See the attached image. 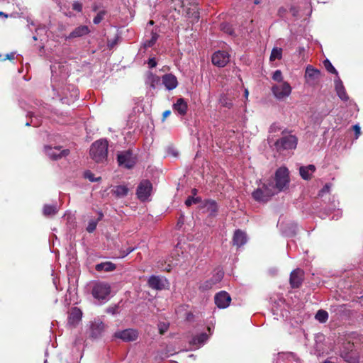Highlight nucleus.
<instances>
[{"label": "nucleus", "instance_id": "393cba45", "mask_svg": "<svg viewBox=\"0 0 363 363\" xmlns=\"http://www.w3.org/2000/svg\"><path fill=\"white\" fill-rule=\"evenodd\" d=\"M116 269V265L111 262H104L97 264L95 266V269L97 272H111Z\"/></svg>", "mask_w": 363, "mask_h": 363}, {"label": "nucleus", "instance_id": "ea45409f", "mask_svg": "<svg viewBox=\"0 0 363 363\" xmlns=\"http://www.w3.org/2000/svg\"><path fill=\"white\" fill-rule=\"evenodd\" d=\"M201 201L200 197H194V196H189L185 201V204L187 206H190L193 203H198Z\"/></svg>", "mask_w": 363, "mask_h": 363}, {"label": "nucleus", "instance_id": "bb28decb", "mask_svg": "<svg viewBox=\"0 0 363 363\" xmlns=\"http://www.w3.org/2000/svg\"><path fill=\"white\" fill-rule=\"evenodd\" d=\"M160 82V78L151 72H147L146 74L145 84L152 89H155L156 85Z\"/></svg>", "mask_w": 363, "mask_h": 363}, {"label": "nucleus", "instance_id": "7ed1b4c3", "mask_svg": "<svg viewBox=\"0 0 363 363\" xmlns=\"http://www.w3.org/2000/svg\"><path fill=\"white\" fill-rule=\"evenodd\" d=\"M298 138L291 134H285L282 132V136L274 143V146L277 152L292 150L296 148Z\"/></svg>", "mask_w": 363, "mask_h": 363}, {"label": "nucleus", "instance_id": "1a4fd4ad", "mask_svg": "<svg viewBox=\"0 0 363 363\" xmlns=\"http://www.w3.org/2000/svg\"><path fill=\"white\" fill-rule=\"evenodd\" d=\"M272 93L277 99H283L291 94V87L286 82H281V84L272 86Z\"/></svg>", "mask_w": 363, "mask_h": 363}, {"label": "nucleus", "instance_id": "4c0bfd02", "mask_svg": "<svg viewBox=\"0 0 363 363\" xmlns=\"http://www.w3.org/2000/svg\"><path fill=\"white\" fill-rule=\"evenodd\" d=\"M332 184L327 183L325 186L319 191L318 196L323 197L325 194H328L330 191Z\"/></svg>", "mask_w": 363, "mask_h": 363}, {"label": "nucleus", "instance_id": "de8ad7c7", "mask_svg": "<svg viewBox=\"0 0 363 363\" xmlns=\"http://www.w3.org/2000/svg\"><path fill=\"white\" fill-rule=\"evenodd\" d=\"M72 9L77 11H81L82 10V4L78 1H75L72 4Z\"/></svg>", "mask_w": 363, "mask_h": 363}, {"label": "nucleus", "instance_id": "5701e85b", "mask_svg": "<svg viewBox=\"0 0 363 363\" xmlns=\"http://www.w3.org/2000/svg\"><path fill=\"white\" fill-rule=\"evenodd\" d=\"M316 168L313 164H308L307 166H302L299 168V173L301 177L304 180L311 179L312 174L315 172Z\"/></svg>", "mask_w": 363, "mask_h": 363}, {"label": "nucleus", "instance_id": "4d7b16f0", "mask_svg": "<svg viewBox=\"0 0 363 363\" xmlns=\"http://www.w3.org/2000/svg\"><path fill=\"white\" fill-rule=\"evenodd\" d=\"M183 222H184V221H183V218H180L179 219V221H178L177 225H179V226H182V225L183 224Z\"/></svg>", "mask_w": 363, "mask_h": 363}, {"label": "nucleus", "instance_id": "dca6fc26", "mask_svg": "<svg viewBox=\"0 0 363 363\" xmlns=\"http://www.w3.org/2000/svg\"><path fill=\"white\" fill-rule=\"evenodd\" d=\"M105 329L104 323L99 320H94L90 326V337L94 339L101 336Z\"/></svg>", "mask_w": 363, "mask_h": 363}, {"label": "nucleus", "instance_id": "e433bc0d", "mask_svg": "<svg viewBox=\"0 0 363 363\" xmlns=\"http://www.w3.org/2000/svg\"><path fill=\"white\" fill-rule=\"evenodd\" d=\"M324 66L327 71H328L330 73H333L338 76V72L336 70V69L333 67V65L331 64L329 60L326 59L323 61Z\"/></svg>", "mask_w": 363, "mask_h": 363}, {"label": "nucleus", "instance_id": "09e8293b", "mask_svg": "<svg viewBox=\"0 0 363 363\" xmlns=\"http://www.w3.org/2000/svg\"><path fill=\"white\" fill-rule=\"evenodd\" d=\"M147 65L150 68H154L157 66V62L155 58H150L147 61Z\"/></svg>", "mask_w": 363, "mask_h": 363}, {"label": "nucleus", "instance_id": "a18cd8bd", "mask_svg": "<svg viewBox=\"0 0 363 363\" xmlns=\"http://www.w3.org/2000/svg\"><path fill=\"white\" fill-rule=\"evenodd\" d=\"M168 327H169L168 324H166V323H160L159 324V330H160V333L161 334L164 333L167 330Z\"/></svg>", "mask_w": 363, "mask_h": 363}, {"label": "nucleus", "instance_id": "412c9836", "mask_svg": "<svg viewBox=\"0 0 363 363\" xmlns=\"http://www.w3.org/2000/svg\"><path fill=\"white\" fill-rule=\"evenodd\" d=\"M247 241V235L245 232L241 230H236L234 233L233 238V242L234 245L237 247H241L244 245Z\"/></svg>", "mask_w": 363, "mask_h": 363}, {"label": "nucleus", "instance_id": "052dcab7", "mask_svg": "<svg viewBox=\"0 0 363 363\" xmlns=\"http://www.w3.org/2000/svg\"><path fill=\"white\" fill-rule=\"evenodd\" d=\"M248 94H249L248 90H247V89H245V96L246 98H247Z\"/></svg>", "mask_w": 363, "mask_h": 363}, {"label": "nucleus", "instance_id": "a19ab883", "mask_svg": "<svg viewBox=\"0 0 363 363\" xmlns=\"http://www.w3.org/2000/svg\"><path fill=\"white\" fill-rule=\"evenodd\" d=\"M106 13L105 11H99L97 15L94 17L93 22L94 24H99L103 20L104 15Z\"/></svg>", "mask_w": 363, "mask_h": 363}, {"label": "nucleus", "instance_id": "8fccbe9b", "mask_svg": "<svg viewBox=\"0 0 363 363\" xmlns=\"http://www.w3.org/2000/svg\"><path fill=\"white\" fill-rule=\"evenodd\" d=\"M353 130H354V133H355V138H358L359 136L360 135V127L359 125L356 124L354 125H353Z\"/></svg>", "mask_w": 363, "mask_h": 363}, {"label": "nucleus", "instance_id": "6e6d98bb", "mask_svg": "<svg viewBox=\"0 0 363 363\" xmlns=\"http://www.w3.org/2000/svg\"><path fill=\"white\" fill-rule=\"evenodd\" d=\"M171 113V111L169 110H167L165 111L164 113H163V118L164 119L165 118H167L168 116H169Z\"/></svg>", "mask_w": 363, "mask_h": 363}, {"label": "nucleus", "instance_id": "39448f33", "mask_svg": "<svg viewBox=\"0 0 363 363\" xmlns=\"http://www.w3.org/2000/svg\"><path fill=\"white\" fill-rule=\"evenodd\" d=\"M274 195V191L268 184H264L262 188L257 189L252 194V198L259 202H267Z\"/></svg>", "mask_w": 363, "mask_h": 363}, {"label": "nucleus", "instance_id": "a878e982", "mask_svg": "<svg viewBox=\"0 0 363 363\" xmlns=\"http://www.w3.org/2000/svg\"><path fill=\"white\" fill-rule=\"evenodd\" d=\"M89 32V29L86 26H80L76 28L67 37V39L75 38L82 37Z\"/></svg>", "mask_w": 363, "mask_h": 363}, {"label": "nucleus", "instance_id": "f8f14e48", "mask_svg": "<svg viewBox=\"0 0 363 363\" xmlns=\"http://www.w3.org/2000/svg\"><path fill=\"white\" fill-rule=\"evenodd\" d=\"M354 345L350 342L346 343L343 350H341V357L348 363H358L359 359L354 351Z\"/></svg>", "mask_w": 363, "mask_h": 363}, {"label": "nucleus", "instance_id": "c756f323", "mask_svg": "<svg viewBox=\"0 0 363 363\" xmlns=\"http://www.w3.org/2000/svg\"><path fill=\"white\" fill-rule=\"evenodd\" d=\"M150 35V39L145 40L143 43V45L145 48L152 47L155 44L159 38L158 33L154 30L151 32Z\"/></svg>", "mask_w": 363, "mask_h": 363}, {"label": "nucleus", "instance_id": "7c9ffc66", "mask_svg": "<svg viewBox=\"0 0 363 363\" xmlns=\"http://www.w3.org/2000/svg\"><path fill=\"white\" fill-rule=\"evenodd\" d=\"M58 211L57 205H45L43 207V214L45 216H51L55 215Z\"/></svg>", "mask_w": 363, "mask_h": 363}, {"label": "nucleus", "instance_id": "3c124183", "mask_svg": "<svg viewBox=\"0 0 363 363\" xmlns=\"http://www.w3.org/2000/svg\"><path fill=\"white\" fill-rule=\"evenodd\" d=\"M280 128L278 127V125L275 123L272 124L270 128H269V132L270 133H273V132H277L278 130H279Z\"/></svg>", "mask_w": 363, "mask_h": 363}, {"label": "nucleus", "instance_id": "774afa93", "mask_svg": "<svg viewBox=\"0 0 363 363\" xmlns=\"http://www.w3.org/2000/svg\"><path fill=\"white\" fill-rule=\"evenodd\" d=\"M148 23H149L150 25H153L154 22H153V21H150Z\"/></svg>", "mask_w": 363, "mask_h": 363}, {"label": "nucleus", "instance_id": "49530a36", "mask_svg": "<svg viewBox=\"0 0 363 363\" xmlns=\"http://www.w3.org/2000/svg\"><path fill=\"white\" fill-rule=\"evenodd\" d=\"M339 203L337 200H335V196H333V199L330 201V210H335L338 206Z\"/></svg>", "mask_w": 363, "mask_h": 363}, {"label": "nucleus", "instance_id": "0e129e2a", "mask_svg": "<svg viewBox=\"0 0 363 363\" xmlns=\"http://www.w3.org/2000/svg\"><path fill=\"white\" fill-rule=\"evenodd\" d=\"M172 154L174 155V156H177V153L176 152H174V150H172Z\"/></svg>", "mask_w": 363, "mask_h": 363}, {"label": "nucleus", "instance_id": "c9c22d12", "mask_svg": "<svg viewBox=\"0 0 363 363\" xmlns=\"http://www.w3.org/2000/svg\"><path fill=\"white\" fill-rule=\"evenodd\" d=\"M215 284H216V283L213 281V279H210L208 280L205 281L203 283H202L200 285L199 289L202 291L208 290V289H211L213 287V286Z\"/></svg>", "mask_w": 363, "mask_h": 363}, {"label": "nucleus", "instance_id": "6ab92c4d", "mask_svg": "<svg viewBox=\"0 0 363 363\" xmlns=\"http://www.w3.org/2000/svg\"><path fill=\"white\" fill-rule=\"evenodd\" d=\"M162 84L167 90H172L178 85L177 77L172 74H166L162 76Z\"/></svg>", "mask_w": 363, "mask_h": 363}, {"label": "nucleus", "instance_id": "4468645a", "mask_svg": "<svg viewBox=\"0 0 363 363\" xmlns=\"http://www.w3.org/2000/svg\"><path fill=\"white\" fill-rule=\"evenodd\" d=\"M229 62V55L225 51H217L212 56V63L219 67H225Z\"/></svg>", "mask_w": 363, "mask_h": 363}, {"label": "nucleus", "instance_id": "9b49d317", "mask_svg": "<svg viewBox=\"0 0 363 363\" xmlns=\"http://www.w3.org/2000/svg\"><path fill=\"white\" fill-rule=\"evenodd\" d=\"M113 337L115 338L121 339L124 342L135 341L138 337V332L137 330L128 328L123 330L116 331Z\"/></svg>", "mask_w": 363, "mask_h": 363}, {"label": "nucleus", "instance_id": "f704fd0d", "mask_svg": "<svg viewBox=\"0 0 363 363\" xmlns=\"http://www.w3.org/2000/svg\"><path fill=\"white\" fill-rule=\"evenodd\" d=\"M103 216L102 213H100L99 218L97 220L91 219L89 221L88 225L86 227V230L89 233H93L97 226L98 221L101 219Z\"/></svg>", "mask_w": 363, "mask_h": 363}, {"label": "nucleus", "instance_id": "58836bf2", "mask_svg": "<svg viewBox=\"0 0 363 363\" xmlns=\"http://www.w3.org/2000/svg\"><path fill=\"white\" fill-rule=\"evenodd\" d=\"M84 177L88 179L91 182L101 180V177H95L94 174L90 171H86L84 172Z\"/></svg>", "mask_w": 363, "mask_h": 363}, {"label": "nucleus", "instance_id": "6e6552de", "mask_svg": "<svg viewBox=\"0 0 363 363\" xmlns=\"http://www.w3.org/2000/svg\"><path fill=\"white\" fill-rule=\"evenodd\" d=\"M152 189V183L148 180H143L139 184L136 194L139 200L141 201H146L148 200Z\"/></svg>", "mask_w": 363, "mask_h": 363}, {"label": "nucleus", "instance_id": "2f4dec72", "mask_svg": "<svg viewBox=\"0 0 363 363\" xmlns=\"http://www.w3.org/2000/svg\"><path fill=\"white\" fill-rule=\"evenodd\" d=\"M113 194L117 197H123L128 194V189L125 186L119 185L116 186L113 190Z\"/></svg>", "mask_w": 363, "mask_h": 363}, {"label": "nucleus", "instance_id": "72a5a7b5", "mask_svg": "<svg viewBox=\"0 0 363 363\" xmlns=\"http://www.w3.org/2000/svg\"><path fill=\"white\" fill-rule=\"evenodd\" d=\"M282 57V49L279 48H274L271 52L270 60L274 61L275 60H279Z\"/></svg>", "mask_w": 363, "mask_h": 363}, {"label": "nucleus", "instance_id": "cd10ccee", "mask_svg": "<svg viewBox=\"0 0 363 363\" xmlns=\"http://www.w3.org/2000/svg\"><path fill=\"white\" fill-rule=\"evenodd\" d=\"M207 339L208 335L206 333H202L198 335L194 336L190 343L194 345L196 347H200L206 342Z\"/></svg>", "mask_w": 363, "mask_h": 363}, {"label": "nucleus", "instance_id": "4be33fe9", "mask_svg": "<svg viewBox=\"0 0 363 363\" xmlns=\"http://www.w3.org/2000/svg\"><path fill=\"white\" fill-rule=\"evenodd\" d=\"M335 87L337 92V96L342 101H347L349 99V96L346 93V90L345 86H343L342 82L337 76V77L335 79Z\"/></svg>", "mask_w": 363, "mask_h": 363}, {"label": "nucleus", "instance_id": "423d86ee", "mask_svg": "<svg viewBox=\"0 0 363 363\" xmlns=\"http://www.w3.org/2000/svg\"><path fill=\"white\" fill-rule=\"evenodd\" d=\"M111 293V286L105 282L96 283L92 289L93 296L98 300H107Z\"/></svg>", "mask_w": 363, "mask_h": 363}, {"label": "nucleus", "instance_id": "aec40b11", "mask_svg": "<svg viewBox=\"0 0 363 363\" xmlns=\"http://www.w3.org/2000/svg\"><path fill=\"white\" fill-rule=\"evenodd\" d=\"M82 312L77 307L72 308L68 317V323L75 326L82 319Z\"/></svg>", "mask_w": 363, "mask_h": 363}, {"label": "nucleus", "instance_id": "680f3d73", "mask_svg": "<svg viewBox=\"0 0 363 363\" xmlns=\"http://www.w3.org/2000/svg\"><path fill=\"white\" fill-rule=\"evenodd\" d=\"M196 193H197V190H196V189H192V194H193L194 195H196Z\"/></svg>", "mask_w": 363, "mask_h": 363}, {"label": "nucleus", "instance_id": "69168bd1", "mask_svg": "<svg viewBox=\"0 0 363 363\" xmlns=\"http://www.w3.org/2000/svg\"><path fill=\"white\" fill-rule=\"evenodd\" d=\"M272 138H269H269H268V142H269V144H270V143H272Z\"/></svg>", "mask_w": 363, "mask_h": 363}, {"label": "nucleus", "instance_id": "37998d69", "mask_svg": "<svg viewBox=\"0 0 363 363\" xmlns=\"http://www.w3.org/2000/svg\"><path fill=\"white\" fill-rule=\"evenodd\" d=\"M223 277V272L221 271L218 272L213 277L211 278L213 279L216 284L218 283Z\"/></svg>", "mask_w": 363, "mask_h": 363}, {"label": "nucleus", "instance_id": "0eeeda50", "mask_svg": "<svg viewBox=\"0 0 363 363\" xmlns=\"http://www.w3.org/2000/svg\"><path fill=\"white\" fill-rule=\"evenodd\" d=\"M45 152L51 160H57L69 155L70 151L67 148H62V146H45Z\"/></svg>", "mask_w": 363, "mask_h": 363}, {"label": "nucleus", "instance_id": "b1692460", "mask_svg": "<svg viewBox=\"0 0 363 363\" xmlns=\"http://www.w3.org/2000/svg\"><path fill=\"white\" fill-rule=\"evenodd\" d=\"M187 108V103L182 98L177 99L173 105V110L181 116H184L186 113Z\"/></svg>", "mask_w": 363, "mask_h": 363}, {"label": "nucleus", "instance_id": "338daca9", "mask_svg": "<svg viewBox=\"0 0 363 363\" xmlns=\"http://www.w3.org/2000/svg\"><path fill=\"white\" fill-rule=\"evenodd\" d=\"M225 106L230 108L231 106V103L226 104Z\"/></svg>", "mask_w": 363, "mask_h": 363}, {"label": "nucleus", "instance_id": "c85d7f7f", "mask_svg": "<svg viewBox=\"0 0 363 363\" xmlns=\"http://www.w3.org/2000/svg\"><path fill=\"white\" fill-rule=\"evenodd\" d=\"M204 208L210 216H214L218 211L217 203L213 200H207L204 203Z\"/></svg>", "mask_w": 363, "mask_h": 363}, {"label": "nucleus", "instance_id": "864d4df0", "mask_svg": "<svg viewBox=\"0 0 363 363\" xmlns=\"http://www.w3.org/2000/svg\"><path fill=\"white\" fill-rule=\"evenodd\" d=\"M192 18H194V21H198L199 18V14L197 11H194L192 13Z\"/></svg>", "mask_w": 363, "mask_h": 363}, {"label": "nucleus", "instance_id": "a211bd4d", "mask_svg": "<svg viewBox=\"0 0 363 363\" xmlns=\"http://www.w3.org/2000/svg\"><path fill=\"white\" fill-rule=\"evenodd\" d=\"M303 272L300 269L293 270L290 274V284L292 288H298L303 281Z\"/></svg>", "mask_w": 363, "mask_h": 363}, {"label": "nucleus", "instance_id": "f257e3e1", "mask_svg": "<svg viewBox=\"0 0 363 363\" xmlns=\"http://www.w3.org/2000/svg\"><path fill=\"white\" fill-rule=\"evenodd\" d=\"M289 170L286 167H281L277 169L274 177L275 184L273 182L267 183L269 187L274 191V194L288 188L289 184Z\"/></svg>", "mask_w": 363, "mask_h": 363}, {"label": "nucleus", "instance_id": "5fc2aeb1", "mask_svg": "<svg viewBox=\"0 0 363 363\" xmlns=\"http://www.w3.org/2000/svg\"><path fill=\"white\" fill-rule=\"evenodd\" d=\"M290 11L291 12L292 15L296 16L298 13V10L295 7H291L290 9Z\"/></svg>", "mask_w": 363, "mask_h": 363}, {"label": "nucleus", "instance_id": "c03bdc74", "mask_svg": "<svg viewBox=\"0 0 363 363\" xmlns=\"http://www.w3.org/2000/svg\"><path fill=\"white\" fill-rule=\"evenodd\" d=\"M134 250H135L134 247H128L125 250L121 251L120 257L123 258V257H126L128 255H129L130 252L134 251Z\"/></svg>", "mask_w": 363, "mask_h": 363}, {"label": "nucleus", "instance_id": "ddd939ff", "mask_svg": "<svg viewBox=\"0 0 363 363\" xmlns=\"http://www.w3.org/2000/svg\"><path fill=\"white\" fill-rule=\"evenodd\" d=\"M320 76V72L318 69L313 68L311 65H308L305 72V79L306 84L310 86H314L318 81Z\"/></svg>", "mask_w": 363, "mask_h": 363}, {"label": "nucleus", "instance_id": "603ef678", "mask_svg": "<svg viewBox=\"0 0 363 363\" xmlns=\"http://www.w3.org/2000/svg\"><path fill=\"white\" fill-rule=\"evenodd\" d=\"M30 117H31V121H30V123H29V122H27V123H26V125H27V126H28V125H34V126H37V125H38V124L37 123L34 122V120L33 119V114H30Z\"/></svg>", "mask_w": 363, "mask_h": 363}, {"label": "nucleus", "instance_id": "473e14b6", "mask_svg": "<svg viewBox=\"0 0 363 363\" xmlns=\"http://www.w3.org/2000/svg\"><path fill=\"white\" fill-rule=\"evenodd\" d=\"M315 319L321 323H325L328 319V313L324 310H319L315 314Z\"/></svg>", "mask_w": 363, "mask_h": 363}, {"label": "nucleus", "instance_id": "20e7f679", "mask_svg": "<svg viewBox=\"0 0 363 363\" xmlns=\"http://www.w3.org/2000/svg\"><path fill=\"white\" fill-rule=\"evenodd\" d=\"M79 89L72 84L63 86L60 90V100L63 104H71L79 97Z\"/></svg>", "mask_w": 363, "mask_h": 363}, {"label": "nucleus", "instance_id": "2eb2a0df", "mask_svg": "<svg viewBox=\"0 0 363 363\" xmlns=\"http://www.w3.org/2000/svg\"><path fill=\"white\" fill-rule=\"evenodd\" d=\"M230 296L226 291H220L215 296V303L219 308H227L230 305Z\"/></svg>", "mask_w": 363, "mask_h": 363}, {"label": "nucleus", "instance_id": "f03ea898", "mask_svg": "<svg viewBox=\"0 0 363 363\" xmlns=\"http://www.w3.org/2000/svg\"><path fill=\"white\" fill-rule=\"evenodd\" d=\"M108 155V142L106 140H99L94 142L90 148V155L96 162H104Z\"/></svg>", "mask_w": 363, "mask_h": 363}, {"label": "nucleus", "instance_id": "f3484780", "mask_svg": "<svg viewBox=\"0 0 363 363\" xmlns=\"http://www.w3.org/2000/svg\"><path fill=\"white\" fill-rule=\"evenodd\" d=\"M167 281L166 279L161 278L158 276H151L148 279L149 286L155 290H162L165 288Z\"/></svg>", "mask_w": 363, "mask_h": 363}, {"label": "nucleus", "instance_id": "79ce46f5", "mask_svg": "<svg viewBox=\"0 0 363 363\" xmlns=\"http://www.w3.org/2000/svg\"><path fill=\"white\" fill-rule=\"evenodd\" d=\"M272 79L274 80V81H277V82H281L282 81V73L280 70H276L274 73H273V75H272Z\"/></svg>", "mask_w": 363, "mask_h": 363}, {"label": "nucleus", "instance_id": "13d9d810", "mask_svg": "<svg viewBox=\"0 0 363 363\" xmlns=\"http://www.w3.org/2000/svg\"><path fill=\"white\" fill-rule=\"evenodd\" d=\"M14 57V54L11 53V55H7V58L11 60V59H13Z\"/></svg>", "mask_w": 363, "mask_h": 363}, {"label": "nucleus", "instance_id": "bf43d9fd", "mask_svg": "<svg viewBox=\"0 0 363 363\" xmlns=\"http://www.w3.org/2000/svg\"><path fill=\"white\" fill-rule=\"evenodd\" d=\"M226 32H228V33L229 34H230V35L233 33V31H232V30H231V28H228L226 29Z\"/></svg>", "mask_w": 363, "mask_h": 363}, {"label": "nucleus", "instance_id": "9d476101", "mask_svg": "<svg viewBox=\"0 0 363 363\" xmlns=\"http://www.w3.org/2000/svg\"><path fill=\"white\" fill-rule=\"evenodd\" d=\"M117 161L119 166L130 169L135 164V157L130 150L120 152L117 155Z\"/></svg>", "mask_w": 363, "mask_h": 363}, {"label": "nucleus", "instance_id": "e2e57ef3", "mask_svg": "<svg viewBox=\"0 0 363 363\" xmlns=\"http://www.w3.org/2000/svg\"><path fill=\"white\" fill-rule=\"evenodd\" d=\"M227 26H228V25L222 24L221 25L222 30H225V27H227Z\"/></svg>", "mask_w": 363, "mask_h": 363}]
</instances>
